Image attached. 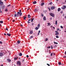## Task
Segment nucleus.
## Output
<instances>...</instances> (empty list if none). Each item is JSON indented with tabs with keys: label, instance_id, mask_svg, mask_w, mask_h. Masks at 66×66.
Returning a JSON list of instances; mask_svg holds the SVG:
<instances>
[{
	"label": "nucleus",
	"instance_id": "5701e85b",
	"mask_svg": "<svg viewBox=\"0 0 66 66\" xmlns=\"http://www.w3.org/2000/svg\"><path fill=\"white\" fill-rule=\"evenodd\" d=\"M37 27H40V23H39L37 25Z\"/></svg>",
	"mask_w": 66,
	"mask_h": 66
},
{
	"label": "nucleus",
	"instance_id": "c9c22d12",
	"mask_svg": "<svg viewBox=\"0 0 66 66\" xmlns=\"http://www.w3.org/2000/svg\"><path fill=\"white\" fill-rule=\"evenodd\" d=\"M52 2H51L50 3L48 4V5H49V4H50L51 5V4H52Z\"/></svg>",
	"mask_w": 66,
	"mask_h": 66
},
{
	"label": "nucleus",
	"instance_id": "5fc2aeb1",
	"mask_svg": "<svg viewBox=\"0 0 66 66\" xmlns=\"http://www.w3.org/2000/svg\"><path fill=\"white\" fill-rule=\"evenodd\" d=\"M59 30H60V29L59 28H58L57 29V31H58Z\"/></svg>",
	"mask_w": 66,
	"mask_h": 66
},
{
	"label": "nucleus",
	"instance_id": "473e14b6",
	"mask_svg": "<svg viewBox=\"0 0 66 66\" xmlns=\"http://www.w3.org/2000/svg\"><path fill=\"white\" fill-rule=\"evenodd\" d=\"M33 38V36H31L30 37H29L30 39H31V38Z\"/></svg>",
	"mask_w": 66,
	"mask_h": 66
},
{
	"label": "nucleus",
	"instance_id": "423d86ee",
	"mask_svg": "<svg viewBox=\"0 0 66 66\" xmlns=\"http://www.w3.org/2000/svg\"><path fill=\"white\" fill-rule=\"evenodd\" d=\"M54 9H55V6H52L51 7V10H54Z\"/></svg>",
	"mask_w": 66,
	"mask_h": 66
},
{
	"label": "nucleus",
	"instance_id": "864d4df0",
	"mask_svg": "<svg viewBox=\"0 0 66 66\" xmlns=\"http://www.w3.org/2000/svg\"><path fill=\"white\" fill-rule=\"evenodd\" d=\"M52 18H50V20H52Z\"/></svg>",
	"mask_w": 66,
	"mask_h": 66
},
{
	"label": "nucleus",
	"instance_id": "052dcab7",
	"mask_svg": "<svg viewBox=\"0 0 66 66\" xmlns=\"http://www.w3.org/2000/svg\"><path fill=\"white\" fill-rule=\"evenodd\" d=\"M4 35L6 36V34H5V33H4Z\"/></svg>",
	"mask_w": 66,
	"mask_h": 66
},
{
	"label": "nucleus",
	"instance_id": "9b49d317",
	"mask_svg": "<svg viewBox=\"0 0 66 66\" xmlns=\"http://www.w3.org/2000/svg\"><path fill=\"white\" fill-rule=\"evenodd\" d=\"M32 3L34 4H36V3H37V2L36 1H34Z\"/></svg>",
	"mask_w": 66,
	"mask_h": 66
},
{
	"label": "nucleus",
	"instance_id": "9d476101",
	"mask_svg": "<svg viewBox=\"0 0 66 66\" xmlns=\"http://www.w3.org/2000/svg\"><path fill=\"white\" fill-rule=\"evenodd\" d=\"M33 33V31L31 30L30 31V34H32Z\"/></svg>",
	"mask_w": 66,
	"mask_h": 66
},
{
	"label": "nucleus",
	"instance_id": "0e129e2a",
	"mask_svg": "<svg viewBox=\"0 0 66 66\" xmlns=\"http://www.w3.org/2000/svg\"><path fill=\"white\" fill-rule=\"evenodd\" d=\"M65 54H66V51H65Z\"/></svg>",
	"mask_w": 66,
	"mask_h": 66
},
{
	"label": "nucleus",
	"instance_id": "6e6d98bb",
	"mask_svg": "<svg viewBox=\"0 0 66 66\" xmlns=\"http://www.w3.org/2000/svg\"><path fill=\"white\" fill-rule=\"evenodd\" d=\"M19 12H20V13H21V10H19Z\"/></svg>",
	"mask_w": 66,
	"mask_h": 66
},
{
	"label": "nucleus",
	"instance_id": "09e8293b",
	"mask_svg": "<svg viewBox=\"0 0 66 66\" xmlns=\"http://www.w3.org/2000/svg\"><path fill=\"white\" fill-rule=\"evenodd\" d=\"M24 59H23L22 62H24Z\"/></svg>",
	"mask_w": 66,
	"mask_h": 66
},
{
	"label": "nucleus",
	"instance_id": "f8f14e48",
	"mask_svg": "<svg viewBox=\"0 0 66 66\" xmlns=\"http://www.w3.org/2000/svg\"><path fill=\"white\" fill-rule=\"evenodd\" d=\"M43 20H46V17L44 16L43 18Z\"/></svg>",
	"mask_w": 66,
	"mask_h": 66
},
{
	"label": "nucleus",
	"instance_id": "39448f33",
	"mask_svg": "<svg viewBox=\"0 0 66 66\" xmlns=\"http://www.w3.org/2000/svg\"><path fill=\"white\" fill-rule=\"evenodd\" d=\"M3 56V53H0V56Z\"/></svg>",
	"mask_w": 66,
	"mask_h": 66
},
{
	"label": "nucleus",
	"instance_id": "bb28decb",
	"mask_svg": "<svg viewBox=\"0 0 66 66\" xmlns=\"http://www.w3.org/2000/svg\"><path fill=\"white\" fill-rule=\"evenodd\" d=\"M48 26H51V24H50V23H48Z\"/></svg>",
	"mask_w": 66,
	"mask_h": 66
},
{
	"label": "nucleus",
	"instance_id": "4c0bfd02",
	"mask_svg": "<svg viewBox=\"0 0 66 66\" xmlns=\"http://www.w3.org/2000/svg\"><path fill=\"white\" fill-rule=\"evenodd\" d=\"M60 28H62V29H63V26H60Z\"/></svg>",
	"mask_w": 66,
	"mask_h": 66
},
{
	"label": "nucleus",
	"instance_id": "a211bd4d",
	"mask_svg": "<svg viewBox=\"0 0 66 66\" xmlns=\"http://www.w3.org/2000/svg\"><path fill=\"white\" fill-rule=\"evenodd\" d=\"M17 59H18V57H15L14 59V60H17Z\"/></svg>",
	"mask_w": 66,
	"mask_h": 66
},
{
	"label": "nucleus",
	"instance_id": "49530a36",
	"mask_svg": "<svg viewBox=\"0 0 66 66\" xmlns=\"http://www.w3.org/2000/svg\"><path fill=\"white\" fill-rule=\"evenodd\" d=\"M47 65H48V66H50V64L47 63Z\"/></svg>",
	"mask_w": 66,
	"mask_h": 66
},
{
	"label": "nucleus",
	"instance_id": "f03ea898",
	"mask_svg": "<svg viewBox=\"0 0 66 66\" xmlns=\"http://www.w3.org/2000/svg\"><path fill=\"white\" fill-rule=\"evenodd\" d=\"M50 15L51 16H52V17H54V14L52 13H49Z\"/></svg>",
	"mask_w": 66,
	"mask_h": 66
},
{
	"label": "nucleus",
	"instance_id": "bf43d9fd",
	"mask_svg": "<svg viewBox=\"0 0 66 66\" xmlns=\"http://www.w3.org/2000/svg\"><path fill=\"white\" fill-rule=\"evenodd\" d=\"M6 30L7 31V30H8V29H7V28H6Z\"/></svg>",
	"mask_w": 66,
	"mask_h": 66
},
{
	"label": "nucleus",
	"instance_id": "1a4fd4ad",
	"mask_svg": "<svg viewBox=\"0 0 66 66\" xmlns=\"http://www.w3.org/2000/svg\"><path fill=\"white\" fill-rule=\"evenodd\" d=\"M45 4V3H41V6H43Z\"/></svg>",
	"mask_w": 66,
	"mask_h": 66
},
{
	"label": "nucleus",
	"instance_id": "412c9836",
	"mask_svg": "<svg viewBox=\"0 0 66 66\" xmlns=\"http://www.w3.org/2000/svg\"><path fill=\"white\" fill-rule=\"evenodd\" d=\"M8 10L7 9V8H6L5 9V12H7Z\"/></svg>",
	"mask_w": 66,
	"mask_h": 66
},
{
	"label": "nucleus",
	"instance_id": "8fccbe9b",
	"mask_svg": "<svg viewBox=\"0 0 66 66\" xmlns=\"http://www.w3.org/2000/svg\"><path fill=\"white\" fill-rule=\"evenodd\" d=\"M47 48H50V46H48V47H47Z\"/></svg>",
	"mask_w": 66,
	"mask_h": 66
},
{
	"label": "nucleus",
	"instance_id": "72a5a7b5",
	"mask_svg": "<svg viewBox=\"0 0 66 66\" xmlns=\"http://www.w3.org/2000/svg\"><path fill=\"white\" fill-rule=\"evenodd\" d=\"M0 13H2V11H1V7H0Z\"/></svg>",
	"mask_w": 66,
	"mask_h": 66
},
{
	"label": "nucleus",
	"instance_id": "79ce46f5",
	"mask_svg": "<svg viewBox=\"0 0 66 66\" xmlns=\"http://www.w3.org/2000/svg\"><path fill=\"white\" fill-rule=\"evenodd\" d=\"M11 6V5H8L7 7H9V6Z\"/></svg>",
	"mask_w": 66,
	"mask_h": 66
},
{
	"label": "nucleus",
	"instance_id": "ddd939ff",
	"mask_svg": "<svg viewBox=\"0 0 66 66\" xmlns=\"http://www.w3.org/2000/svg\"><path fill=\"white\" fill-rule=\"evenodd\" d=\"M7 61H8V62H11V60L10 59H7Z\"/></svg>",
	"mask_w": 66,
	"mask_h": 66
},
{
	"label": "nucleus",
	"instance_id": "dca6fc26",
	"mask_svg": "<svg viewBox=\"0 0 66 66\" xmlns=\"http://www.w3.org/2000/svg\"><path fill=\"white\" fill-rule=\"evenodd\" d=\"M63 10H65V9H66V6L64 5L63 6Z\"/></svg>",
	"mask_w": 66,
	"mask_h": 66
},
{
	"label": "nucleus",
	"instance_id": "f3484780",
	"mask_svg": "<svg viewBox=\"0 0 66 66\" xmlns=\"http://www.w3.org/2000/svg\"><path fill=\"white\" fill-rule=\"evenodd\" d=\"M18 16H17V14L16 13H15V14L14 15V17H18Z\"/></svg>",
	"mask_w": 66,
	"mask_h": 66
},
{
	"label": "nucleus",
	"instance_id": "7c9ffc66",
	"mask_svg": "<svg viewBox=\"0 0 66 66\" xmlns=\"http://www.w3.org/2000/svg\"><path fill=\"white\" fill-rule=\"evenodd\" d=\"M26 18H27V17H26V16H24V20H26Z\"/></svg>",
	"mask_w": 66,
	"mask_h": 66
},
{
	"label": "nucleus",
	"instance_id": "c03bdc74",
	"mask_svg": "<svg viewBox=\"0 0 66 66\" xmlns=\"http://www.w3.org/2000/svg\"><path fill=\"white\" fill-rule=\"evenodd\" d=\"M26 57H29V55H26Z\"/></svg>",
	"mask_w": 66,
	"mask_h": 66
},
{
	"label": "nucleus",
	"instance_id": "de8ad7c7",
	"mask_svg": "<svg viewBox=\"0 0 66 66\" xmlns=\"http://www.w3.org/2000/svg\"><path fill=\"white\" fill-rule=\"evenodd\" d=\"M0 44H2V42L1 41H0Z\"/></svg>",
	"mask_w": 66,
	"mask_h": 66
},
{
	"label": "nucleus",
	"instance_id": "4be33fe9",
	"mask_svg": "<svg viewBox=\"0 0 66 66\" xmlns=\"http://www.w3.org/2000/svg\"><path fill=\"white\" fill-rule=\"evenodd\" d=\"M40 30H39L38 31V35H39V33H40Z\"/></svg>",
	"mask_w": 66,
	"mask_h": 66
},
{
	"label": "nucleus",
	"instance_id": "cd10ccee",
	"mask_svg": "<svg viewBox=\"0 0 66 66\" xmlns=\"http://www.w3.org/2000/svg\"><path fill=\"white\" fill-rule=\"evenodd\" d=\"M17 43H18V44H20V41L18 40L17 42Z\"/></svg>",
	"mask_w": 66,
	"mask_h": 66
},
{
	"label": "nucleus",
	"instance_id": "2eb2a0df",
	"mask_svg": "<svg viewBox=\"0 0 66 66\" xmlns=\"http://www.w3.org/2000/svg\"><path fill=\"white\" fill-rule=\"evenodd\" d=\"M58 64L59 65H61V62H58Z\"/></svg>",
	"mask_w": 66,
	"mask_h": 66
},
{
	"label": "nucleus",
	"instance_id": "2f4dec72",
	"mask_svg": "<svg viewBox=\"0 0 66 66\" xmlns=\"http://www.w3.org/2000/svg\"><path fill=\"white\" fill-rule=\"evenodd\" d=\"M48 40V38H46L45 39V41H47Z\"/></svg>",
	"mask_w": 66,
	"mask_h": 66
},
{
	"label": "nucleus",
	"instance_id": "338daca9",
	"mask_svg": "<svg viewBox=\"0 0 66 66\" xmlns=\"http://www.w3.org/2000/svg\"><path fill=\"white\" fill-rule=\"evenodd\" d=\"M1 66H3V65L2 64H1Z\"/></svg>",
	"mask_w": 66,
	"mask_h": 66
},
{
	"label": "nucleus",
	"instance_id": "f704fd0d",
	"mask_svg": "<svg viewBox=\"0 0 66 66\" xmlns=\"http://www.w3.org/2000/svg\"><path fill=\"white\" fill-rule=\"evenodd\" d=\"M41 14L42 17H43L44 16V15L43 13H41Z\"/></svg>",
	"mask_w": 66,
	"mask_h": 66
},
{
	"label": "nucleus",
	"instance_id": "aec40b11",
	"mask_svg": "<svg viewBox=\"0 0 66 66\" xmlns=\"http://www.w3.org/2000/svg\"><path fill=\"white\" fill-rule=\"evenodd\" d=\"M60 10H61V9H60V8H58V12H60Z\"/></svg>",
	"mask_w": 66,
	"mask_h": 66
},
{
	"label": "nucleus",
	"instance_id": "393cba45",
	"mask_svg": "<svg viewBox=\"0 0 66 66\" xmlns=\"http://www.w3.org/2000/svg\"><path fill=\"white\" fill-rule=\"evenodd\" d=\"M38 28H38V27H36L35 28V29L36 30H38Z\"/></svg>",
	"mask_w": 66,
	"mask_h": 66
},
{
	"label": "nucleus",
	"instance_id": "6e6552de",
	"mask_svg": "<svg viewBox=\"0 0 66 66\" xmlns=\"http://www.w3.org/2000/svg\"><path fill=\"white\" fill-rule=\"evenodd\" d=\"M19 55V56H21L22 55V54L21 53H20Z\"/></svg>",
	"mask_w": 66,
	"mask_h": 66
},
{
	"label": "nucleus",
	"instance_id": "a18cd8bd",
	"mask_svg": "<svg viewBox=\"0 0 66 66\" xmlns=\"http://www.w3.org/2000/svg\"><path fill=\"white\" fill-rule=\"evenodd\" d=\"M35 10L36 11H38V10H37V9H35Z\"/></svg>",
	"mask_w": 66,
	"mask_h": 66
},
{
	"label": "nucleus",
	"instance_id": "4468645a",
	"mask_svg": "<svg viewBox=\"0 0 66 66\" xmlns=\"http://www.w3.org/2000/svg\"><path fill=\"white\" fill-rule=\"evenodd\" d=\"M7 35L9 36H11V34L9 33H7Z\"/></svg>",
	"mask_w": 66,
	"mask_h": 66
},
{
	"label": "nucleus",
	"instance_id": "3c124183",
	"mask_svg": "<svg viewBox=\"0 0 66 66\" xmlns=\"http://www.w3.org/2000/svg\"><path fill=\"white\" fill-rule=\"evenodd\" d=\"M66 56H63V58H66Z\"/></svg>",
	"mask_w": 66,
	"mask_h": 66
},
{
	"label": "nucleus",
	"instance_id": "c756f323",
	"mask_svg": "<svg viewBox=\"0 0 66 66\" xmlns=\"http://www.w3.org/2000/svg\"><path fill=\"white\" fill-rule=\"evenodd\" d=\"M3 22L2 21H0V23H3Z\"/></svg>",
	"mask_w": 66,
	"mask_h": 66
},
{
	"label": "nucleus",
	"instance_id": "c85d7f7f",
	"mask_svg": "<svg viewBox=\"0 0 66 66\" xmlns=\"http://www.w3.org/2000/svg\"><path fill=\"white\" fill-rule=\"evenodd\" d=\"M54 44H58V43H57L55 42H54Z\"/></svg>",
	"mask_w": 66,
	"mask_h": 66
},
{
	"label": "nucleus",
	"instance_id": "13d9d810",
	"mask_svg": "<svg viewBox=\"0 0 66 66\" xmlns=\"http://www.w3.org/2000/svg\"><path fill=\"white\" fill-rule=\"evenodd\" d=\"M61 9H63V10H64V8H63V7H61Z\"/></svg>",
	"mask_w": 66,
	"mask_h": 66
},
{
	"label": "nucleus",
	"instance_id": "b1692460",
	"mask_svg": "<svg viewBox=\"0 0 66 66\" xmlns=\"http://www.w3.org/2000/svg\"><path fill=\"white\" fill-rule=\"evenodd\" d=\"M28 18H30V15H28Z\"/></svg>",
	"mask_w": 66,
	"mask_h": 66
},
{
	"label": "nucleus",
	"instance_id": "e2e57ef3",
	"mask_svg": "<svg viewBox=\"0 0 66 66\" xmlns=\"http://www.w3.org/2000/svg\"><path fill=\"white\" fill-rule=\"evenodd\" d=\"M20 26L21 27H23V26H22V24H21Z\"/></svg>",
	"mask_w": 66,
	"mask_h": 66
},
{
	"label": "nucleus",
	"instance_id": "680f3d73",
	"mask_svg": "<svg viewBox=\"0 0 66 66\" xmlns=\"http://www.w3.org/2000/svg\"><path fill=\"white\" fill-rule=\"evenodd\" d=\"M57 32H58V31H55V33H57Z\"/></svg>",
	"mask_w": 66,
	"mask_h": 66
},
{
	"label": "nucleus",
	"instance_id": "6ab92c4d",
	"mask_svg": "<svg viewBox=\"0 0 66 66\" xmlns=\"http://www.w3.org/2000/svg\"><path fill=\"white\" fill-rule=\"evenodd\" d=\"M59 35V33L58 32H57V33H56L55 34V35Z\"/></svg>",
	"mask_w": 66,
	"mask_h": 66
},
{
	"label": "nucleus",
	"instance_id": "0eeeda50",
	"mask_svg": "<svg viewBox=\"0 0 66 66\" xmlns=\"http://www.w3.org/2000/svg\"><path fill=\"white\" fill-rule=\"evenodd\" d=\"M5 7V6L4 5H3V6H2V7H1V8L3 10L4 9Z\"/></svg>",
	"mask_w": 66,
	"mask_h": 66
},
{
	"label": "nucleus",
	"instance_id": "ea45409f",
	"mask_svg": "<svg viewBox=\"0 0 66 66\" xmlns=\"http://www.w3.org/2000/svg\"><path fill=\"white\" fill-rule=\"evenodd\" d=\"M56 38H58L59 37V36H56Z\"/></svg>",
	"mask_w": 66,
	"mask_h": 66
},
{
	"label": "nucleus",
	"instance_id": "e433bc0d",
	"mask_svg": "<svg viewBox=\"0 0 66 66\" xmlns=\"http://www.w3.org/2000/svg\"><path fill=\"white\" fill-rule=\"evenodd\" d=\"M48 9H49V11H51L50 9V7H48Z\"/></svg>",
	"mask_w": 66,
	"mask_h": 66
},
{
	"label": "nucleus",
	"instance_id": "a878e982",
	"mask_svg": "<svg viewBox=\"0 0 66 66\" xmlns=\"http://www.w3.org/2000/svg\"><path fill=\"white\" fill-rule=\"evenodd\" d=\"M34 19V18H33L32 20H31V22H33V20Z\"/></svg>",
	"mask_w": 66,
	"mask_h": 66
},
{
	"label": "nucleus",
	"instance_id": "603ef678",
	"mask_svg": "<svg viewBox=\"0 0 66 66\" xmlns=\"http://www.w3.org/2000/svg\"><path fill=\"white\" fill-rule=\"evenodd\" d=\"M15 21V20H12V22H14Z\"/></svg>",
	"mask_w": 66,
	"mask_h": 66
},
{
	"label": "nucleus",
	"instance_id": "f257e3e1",
	"mask_svg": "<svg viewBox=\"0 0 66 66\" xmlns=\"http://www.w3.org/2000/svg\"><path fill=\"white\" fill-rule=\"evenodd\" d=\"M17 15L18 16H21L22 15V13H20L19 12H18L17 13Z\"/></svg>",
	"mask_w": 66,
	"mask_h": 66
},
{
	"label": "nucleus",
	"instance_id": "69168bd1",
	"mask_svg": "<svg viewBox=\"0 0 66 66\" xmlns=\"http://www.w3.org/2000/svg\"><path fill=\"white\" fill-rule=\"evenodd\" d=\"M30 19H29L28 20V21H30Z\"/></svg>",
	"mask_w": 66,
	"mask_h": 66
},
{
	"label": "nucleus",
	"instance_id": "58836bf2",
	"mask_svg": "<svg viewBox=\"0 0 66 66\" xmlns=\"http://www.w3.org/2000/svg\"><path fill=\"white\" fill-rule=\"evenodd\" d=\"M57 21H55V24H57Z\"/></svg>",
	"mask_w": 66,
	"mask_h": 66
},
{
	"label": "nucleus",
	"instance_id": "774afa93",
	"mask_svg": "<svg viewBox=\"0 0 66 66\" xmlns=\"http://www.w3.org/2000/svg\"><path fill=\"white\" fill-rule=\"evenodd\" d=\"M64 18H65V19H66V15L65 16Z\"/></svg>",
	"mask_w": 66,
	"mask_h": 66
},
{
	"label": "nucleus",
	"instance_id": "7ed1b4c3",
	"mask_svg": "<svg viewBox=\"0 0 66 66\" xmlns=\"http://www.w3.org/2000/svg\"><path fill=\"white\" fill-rule=\"evenodd\" d=\"M17 64L20 65H21V63L20 61H18L17 62Z\"/></svg>",
	"mask_w": 66,
	"mask_h": 66
},
{
	"label": "nucleus",
	"instance_id": "4d7b16f0",
	"mask_svg": "<svg viewBox=\"0 0 66 66\" xmlns=\"http://www.w3.org/2000/svg\"><path fill=\"white\" fill-rule=\"evenodd\" d=\"M51 49H53V47L52 46H51Z\"/></svg>",
	"mask_w": 66,
	"mask_h": 66
},
{
	"label": "nucleus",
	"instance_id": "37998d69",
	"mask_svg": "<svg viewBox=\"0 0 66 66\" xmlns=\"http://www.w3.org/2000/svg\"><path fill=\"white\" fill-rule=\"evenodd\" d=\"M52 53H51V56H52Z\"/></svg>",
	"mask_w": 66,
	"mask_h": 66
},
{
	"label": "nucleus",
	"instance_id": "20e7f679",
	"mask_svg": "<svg viewBox=\"0 0 66 66\" xmlns=\"http://www.w3.org/2000/svg\"><path fill=\"white\" fill-rule=\"evenodd\" d=\"M3 5V2L1 1H0V5H1V6H2Z\"/></svg>",
	"mask_w": 66,
	"mask_h": 66
},
{
	"label": "nucleus",
	"instance_id": "a19ab883",
	"mask_svg": "<svg viewBox=\"0 0 66 66\" xmlns=\"http://www.w3.org/2000/svg\"><path fill=\"white\" fill-rule=\"evenodd\" d=\"M34 23H32L31 25L33 26V25H34Z\"/></svg>",
	"mask_w": 66,
	"mask_h": 66
}]
</instances>
